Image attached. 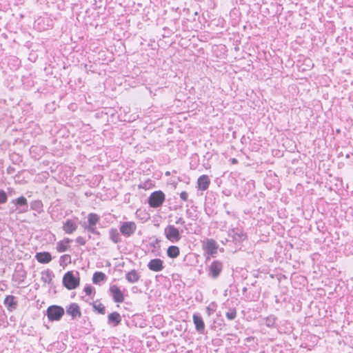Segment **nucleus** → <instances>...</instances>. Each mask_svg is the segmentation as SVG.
<instances>
[{
    "instance_id": "7",
    "label": "nucleus",
    "mask_w": 353,
    "mask_h": 353,
    "mask_svg": "<svg viewBox=\"0 0 353 353\" xmlns=\"http://www.w3.org/2000/svg\"><path fill=\"white\" fill-rule=\"evenodd\" d=\"M219 245L216 242L212 239H208L203 244V248L205 252L214 257L217 254Z\"/></svg>"
},
{
    "instance_id": "27",
    "label": "nucleus",
    "mask_w": 353,
    "mask_h": 353,
    "mask_svg": "<svg viewBox=\"0 0 353 353\" xmlns=\"http://www.w3.org/2000/svg\"><path fill=\"white\" fill-rule=\"evenodd\" d=\"M276 318L274 315H270L264 319L265 325L268 327H274L275 325Z\"/></svg>"
},
{
    "instance_id": "4",
    "label": "nucleus",
    "mask_w": 353,
    "mask_h": 353,
    "mask_svg": "<svg viewBox=\"0 0 353 353\" xmlns=\"http://www.w3.org/2000/svg\"><path fill=\"white\" fill-rule=\"evenodd\" d=\"M137 228V224L134 221L121 222L119 225V232L125 238H130L134 235Z\"/></svg>"
},
{
    "instance_id": "2",
    "label": "nucleus",
    "mask_w": 353,
    "mask_h": 353,
    "mask_svg": "<svg viewBox=\"0 0 353 353\" xmlns=\"http://www.w3.org/2000/svg\"><path fill=\"white\" fill-rule=\"evenodd\" d=\"M223 269V263L219 260H214L207 268V273L209 278L217 279Z\"/></svg>"
},
{
    "instance_id": "36",
    "label": "nucleus",
    "mask_w": 353,
    "mask_h": 353,
    "mask_svg": "<svg viewBox=\"0 0 353 353\" xmlns=\"http://www.w3.org/2000/svg\"><path fill=\"white\" fill-rule=\"evenodd\" d=\"M76 242L81 245H84L86 243V241L82 236H78L76 239Z\"/></svg>"
},
{
    "instance_id": "17",
    "label": "nucleus",
    "mask_w": 353,
    "mask_h": 353,
    "mask_svg": "<svg viewBox=\"0 0 353 353\" xmlns=\"http://www.w3.org/2000/svg\"><path fill=\"white\" fill-rule=\"evenodd\" d=\"M210 181L208 175L203 174L199 177L197 180V188L200 190H206L210 185Z\"/></svg>"
},
{
    "instance_id": "16",
    "label": "nucleus",
    "mask_w": 353,
    "mask_h": 353,
    "mask_svg": "<svg viewBox=\"0 0 353 353\" xmlns=\"http://www.w3.org/2000/svg\"><path fill=\"white\" fill-rule=\"evenodd\" d=\"M35 259L39 263L46 264L52 261V256L48 252H41L36 253Z\"/></svg>"
},
{
    "instance_id": "38",
    "label": "nucleus",
    "mask_w": 353,
    "mask_h": 353,
    "mask_svg": "<svg viewBox=\"0 0 353 353\" xmlns=\"http://www.w3.org/2000/svg\"><path fill=\"white\" fill-rule=\"evenodd\" d=\"M159 243V240H158L157 239L155 240L154 242H152V243H150V245L154 248H156L157 247H159L158 246V244Z\"/></svg>"
},
{
    "instance_id": "14",
    "label": "nucleus",
    "mask_w": 353,
    "mask_h": 353,
    "mask_svg": "<svg viewBox=\"0 0 353 353\" xmlns=\"http://www.w3.org/2000/svg\"><path fill=\"white\" fill-rule=\"evenodd\" d=\"M77 227H78L77 224L76 223V222L74 220L67 219L63 223L62 228L65 234H71L77 230Z\"/></svg>"
},
{
    "instance_id": "22",
    "label": "nucleus",
    "mask_w": 353,
    "mask_h": 353,
    "mask_svg": "<svg viewBox=\"0 0 353 353\" xmlns=\"http://www.w3.org/2000/svg\"><path fill=\"white\" fill-rule=\"evenodd\" d=\"M71 242L70 239H65L64 241H60L57 243V250L59 252H65L68 249V244Z\"/></svg>"
},
{
    "instance_id": "31",
    "label": "nucleus",
    "mask_w": 353,
    "mask_h": 353,
    "mask_svg": "<svg viewBox=\"0 0 353 353\" xmlns=\"http://www.w3.org/2000/svg\"><path fill=\"white\" fill-rule=\"evenodd\" d=\"M8 201V194L3 190H0V205L5 204Z\"/></svg>"
},
{
    "instance_id": "32",
    "label": "nucleus",
    "mask_w": 353,
    "mask_h": 353,
    "mask_svg": "<svg viewBox=\"0 0 353 353\" xmlns=\"http://www.w3.org/2000/svg\"><path fill=\"white\" fill-rule=\"evenodd\" d=\"M83 291L85 292L86 295L90 296L92 294V292H94V288L90 285H86L84 287Z\"/></svg>"
},
{
    "instance_id": "33",
    "label": "nucleus",
    "mask_w": 353,
    "mask_h": 353,
    "mask_svg": "<svg viewBox=\"0 0 353 353\" xmlns=\"http://www.w3.org/2000/svg\"><path fill=\"white\" fill-rule=\"evenodd\" d=\"M86 230H88V232H90V233L94 234H97V235L100 234V232L97 230L96 225H94V226L88 225V227H86Z\"/></svg>"
},
{
    "instance_id": "25",
    "label": "nucleus",
    "mask_w": 353,
    "mask_h": 353,
    "mask_svg": "<svg viewBox=\"0 0 353 353\" xmlns=\"http://www.w3.org/2000/svg\"><path fill=\"white\" fill-rule=\"evenodd\" d=\"M11 203H13L16 206V209H17L20 207H26V203H28V200L25 196H21L13 199Z\"/></svg>"
},
{
    "instance_id": "24",
    "label": "nucleus",
    "mask_w": 353,
    "mask_h": 353,
    "mask_svg": "<svg viewBox=\"0 0 353 353\" xmlns=\"http://www.w3.org/2000/svg\"><path fill=\"white\" fill-rule=\"evenodd\" d=\"M106 279V275L102 272H96L92 276V282L94 284H99L101 281Z\"/></svg>"
},
{
    "instance_id": "44",
    "label": "nucleus",
    "mask_w": 353,
    "mask_h": 353,
    "mask_svg": "<svg viewBox=\"0 0 353 353\" xmlns=\"http://www.w3.org/2000/svg\"><path fill=\"white\" fill-rule=\"evenodd\" d=\"M190 168H191V169H194V168H192V163H190Z\"/></svg>"
},
{
    "instance_id": "1",
    "label": "nucleus",
    "mask_w": 353,
    "mask_h": 353,
    "mask_svg": "<svg viewBox=\"0 0 353 353\" xmlns=\"http://www.w3.org/2000/svg\"><path fill=\"white\" fill-rule=\"evenodd\" d=\"M77 276H74L72 271L67 272L63 276V285L69 290L76 289L80 283L79 272H77Z\"/></svg>"
},
{
    "instance_id": "35",
    "label": "nucleus",
    "mask_w": 353,
    "mask_h": 353,
    "mask_svg": "<svg viewBox=\"0 0 353 353\" xmlns=\"http://www.w3.org/2000/svg\"><path fill=\"white\" fill-rule=\"evenodd\" d=\"M180 198L183 201H186L188 198V194L185 191H183L180 193Z\"/></svg>"
},
{
    "instance_id": "42",
    "label": "nucleus",
    "mask_w": 353,
    "mask_h": 353,
    "mask_svg": "<svg viewBox=\"0 0 353 353\" xmlns=\"http://www.w3.org/2000/svg\"><path fill=\"white\" fill-rule=\"evenodd\" d=\"M231 161L232 163H236L238 161L236 159L233 158L231 159Z\"/></svg>"
},
{
    "instance_id": "15",
    "label": "nucleus",
    "mask_w": 353,
    "mask_h": 353,
    "mask_svg": "<svg viewBox=\"0 0 353 353\" xmlns=\"http://www.w3.org/2000/svg\"><path fill=\"white\" fill-rule=\"evenodd\" d=\"M121 322V316L117 312H113L108 316V323L112 327L119 325Z\"/></svg>"
},
{
    "instance_id": "45",
    "label": "nucleus",
    "mask_w": 353,
    "mask_h": 353,
    "mask_svg": "<svg viewBox=\"0 0 353 353\" xmlns=\"http://www.w3.org/2000/svg\"><path fill=\"white\" fill-rule=\"evenodd\" d=\"M166 175H168H168H170V172H166Z\"/></svg>"
},
{
    "instance_id": "34",
    "label": "nucleus",
    "mask_w": 353,
    "mask_h": 353,
    "mask_svg": "<svg viewBox=\"0 0 353 353\" xmlns=\"http://www.w3.org/2000/svg\"><path fill=\"white\" fill-rule=\"evenodd\" d=\"M18 210V213H25L28 211V203H26V207H20L17 209Z\"/></svg>"
},
{
    "instance_id": "12",
    "label": "nucleus",
    "mask_w": 353,
    "mask_h": 353,
    "mask_svg": "<svg viewBox=\"0 0 353 353\" xmlns=\"http://www.w3.org/2000/svg\"><path fill=\"white\" fill-rule=\"evenodd\" d=\"M193 323L196 330L199 334H203L205 331V323L199 314L195 313L192 316Z\"/></svg>"
},
{
    "instance_id": "29",
    "label": "nucleus",
    "mask_w": 353,
    "mask_h": 353,
    "mask_svg": "<svg viewBox=\"0 0 353 353\" xmlns=\"http://www.w3.org/2000/svg\"><path fill=\"white\" fill-rule=\"evenodd\" d=\"M70 262H71V257H70V255H69V254H64L60 257L59 264L61 266L64 267L67 264L70 263Z\"/></svg>"
},
{
    "instance_id": "8",
    "label": "nucleus",
    "mask_w": 353,
    "mask_h": 353,
    "mask_svg": "<svg viewBox=\"0 0 353 353\" xmlns=\"http://www.w3.org/2000/svg\"><path fill=\"white\" fill-rule=\"evenodd\" d=\"M65 311L66 314L70 316L73 320L81 316L80 307L76 303H72L66 306Z\"/></svg>"
},
{
    "instance_id": "3",
    "label": "nucleus",
    "mask_w": 353,
    "mask_h": 353,
    "mask_svg": "<svg viewBox=\"0 0 353 353\" xmlns=\"http://www.w3.org/2000/svg\"><path fill=\"white\" fill-rule=\"evenodd\" d=\"M64 314V308L57 305H50L46 310V315L50 321H58L61 320Z\"/></svg>"
},
{
    "instance_id": "41",
    "label": "nucleus",
    "mask_w": 353,
    "mask_h": 353,
    "mask_svg": "<svg viewBox=\"0 0 353 353\" xmlns=\"http://www.w3.org/2000/svg\"><path fill=\"white\" fill-rule=\"evenodd\" d=\"M88 223L84 222L83 224V228L86 230V227H88Z\"/></svg>"
},
{
    "instance_id": "30",
    "label": "nucleus",
    "mask_w": 353,
    "mask_h": 353,
    "mask_svg": "<svg viewBox=\"0 0 353 353\" xmlns=\"http://www.w3.org/2000/svg\"><path fill=\"white\" fill-rule=\"evenodd\" d=\"M225 316L230 321L234 320L236 317V310L235 308H230L228 312H226Z\"/></svg>"
},
{
    "instance_id": "20",
    "label": "nucleus",
    "mask_w": 353,
    "mask_h": 353,
    "mask_svg": "<svg viewBox=\"0 0 353 353\" xmlns=\"http://www.w3.org/2000/svg\"><path fill=\"white\" fill-rule=\"evenodd\" d=\"M166 254L169 258L175 259L180 254L179 248L176 245H170L168 248Z\"/></svg>"
},
{
    "instance_id": "23",
    "label": "nucleus",
    "mask_w": 353,
    "mask_h": 353,
    "mask_svg": "<svg viewBox=\"0 0 353 353\" xmlns=\"http://www.w3.org/2000/svg\"><path fill=\"white\" fill-rule=\"evenodd\" d=\"M43 203L40 200H34L30 203V209L37 213L43 212Z\"/></svg>"
},
{
    "instance_id": "10",
    "label": "nucleus",
    "mask_w": 353,
    "mask_h": 353,
    "mask_svg": "<svg viewBox=\"0 0 353 353\" xmlns=\"http://www.w3.org/2000/svg\"><path fill=\"white\" fill-rule=\"evenodd\" d=\"M110 292L112 296L113 301L115 303H122L124 301V296L121 290L117 285H113L110 288Z\"/></svg>"
},
{
    "instance_id": "19",
    "label": "nucleus",
    "mask_w": 353,
    "mask_h": 353,
    "mask_svg": "<svg viewBox=\"0 0 353 353\" xmlns=\"http://www.w3.org/2000/svg\"><path fill=\"white\" fill-rule=\"evenodd\" d=\"M125 279L129 283H134L139 280L140 275L136 270H132L126 273Z\"/></svg>"
},
{
    "instance_id": "9",
    "label": "nucleus",
    "mask_w": 353,
    "mask_h": 353,
    "mask_svg": "<svg viewBox=\"0 0 353 353\" xmlns=\"http://www.w3.org/2000/svg\"><path fill=\"white\" fill-rule=\"evenodd\" d=\"M147 267L150 270L155 272H161L165 268L163 261L159 258L151 259L148 263Z\"/></svg>"
},
{
    "instance_id": "13",
    "label": "nucleus",
    "mask_w": 353,
    "mask_h": 353,
    "mask_svg": "<svg viewBox=\"0 0 353 353\" xmlns=\"http://www.w3.org/2000/svg\"><path fill=\"white\" fill-rule=\"evenodd\" d=\"M3 304L8 311L12 312L17 307V298L12 295H7L4 299Z\"/></svg>"
},
{
    "instance_id": "5",
    "label": "nucleus",
    "mask_w": 353,
    "mask_h": 353,
    "mask_svg": "<svg viewBox=\"0 0 353 353\" xmlns=\"http://www.w3.org/2000/svg\"><path fill=\"white\" fill-rule=\"evenodd\" d=\"M164 235L172 243H177L181 239L179 230L173 225H168L165 228Z\"/></svg>"
},
{
    "instance_id": "18",
    "label": "nucleus",
    "mask_w": 353,
    "mask_h": 353,
    "mask_svg": "<svg viewBox=\"0 0 353 353\" xmlns=\"http://www.w3.org/2000/svg\"><path fill=\"white\" fill-rule=\"evenodd\" d=\"M109 239L115 244L119 243L122 241L121 233L117 228H112L109 230Z\"/></svg>"
},
{
    "instance_id": "43",
    "label": "nucleus",
    "mask_w": 353,
    "mask_h": 353,
    "mask_svg": "<svg viewBox=\"0 0 353 353\" xmlns=\"http://www.w3.org/2000/svg\"><path fill=\"white\" fill-rule=\"evenodd\" d=\"M242 291L243 293L247 291V288H243Z\"/></svg>"
},
{
    "instance_id": "28",
    "label": "nucleus",
    "mask_w": 353,
    "mask_h": 353,
    "mask_svg": "<svg viewBox=\"0 0 353 353\" xmlns=\"http://www.w3.org/2000/svg\"><path fill=\"white\" fill-rule=\"evenodd\" d=\"M92 307L94 310L97 311L98 313L101 314H104L105 313V307L103 304L100 302L96 301L92 304Z\"/></svg>"
},
{
    "instance_id": "21",
    "label": "nucleus",
    "mask_w": 353,
    "mask_h": 353,
    "mask_svg": "<svg viewBox=\"0 0 353 353\" xmlns=\"http://www.w3.org/2000/svg\"><path fill=\"white\" fill-rule=\"evenodd\" d=\"M54 276L52 271L50 270H46L41 272V281L45 283H50L52 281V277Z\"/></svg>"
},
{
    "instance_id": "6",
    "label": "nucleus",
    "mask_w": 353,
    "mask_h": 353,
    "mask_svg": "<svg viewBox=\"0 0 353 353\" xmlns=\"http://www.w3.org/2000/svg\"><path fill=\"white\" fill-rule=\"evenodd\" d=\"M165 199V196L162 191H154L148 197V204L151 208H157L162 205Z\"/></svg>"
},
{
    "instance_id": "26",
    "label": "nucleus",
    "mask_w": 353,
    "mask_h": 353,
    "mask_svg": "<svg viewBox=\"0 0 353 353\" xmlns=\"http://www.w3.org/2000/svg\"><path fill=\"white\" fill-rule=\"evenodd\" d=\"M100 217L95 213H90L88 216V225L94 226L99 221Z\"/></svg>"
},
{
    "instance_id": "39",
    "label": "nucleus",
    "mask_w": 353,
    "mask_h": 353,
    "mask_svg": "<svg viewBox=\"0 0 353 353\" xmlns=\"http://www.w3.org/2000/svg\"><path fill=\"white\" fill-rule=\"evenodd\" d=\"M175 223L176 224L184 225L185 222L182 217H179Z\"/></svg>"
},
{
    "instance_id": "11",
    "label": "nucleus",
    "mask_w": 353,
    "mask_h": 353,
    "mask_svg": "<svg viewBox=\"0 0 353 353\" xmlns=\"http://www.w3.org/2000/svg\"><path fill=\"white\" fill-rule=\"evenodd\" d=\"M229 236L232 237L233 241L239 243L245 239V234L241 228H233L229 231Z\"/></svg>"
},
{
    "instance_id": "40",
    "label": "nucleus",
    "mask_w": 353,
    "mask_h": 353,
    "mask_svg": "<svg viewBox=\"0 0 353 353\" xmlns=\"http://www.w3.org/2000/svg\"><path fill=\"white\" fill-rule=\"evenodd\" d=\"M14 171V168H12V167H8V170H7V172L8 174H11L12 172Z\"/></svg>"
},
{
    "instance_id": "37",
    "label": "nucleus",
    "mask_w": 353,
    "mask_h": 353,
    "mask_svg": "<svg viewBox=\"0 0 353 353\" xmlns=\"http://www.w3.org/2000/svg\"><path fill=\"white\" fill-rule=\"evenodd\" d=\"M205 310L208 316L212 315L215 311L214 308L211 307V305H208V307H206Z\"/></svg>"
}]
</instances>
